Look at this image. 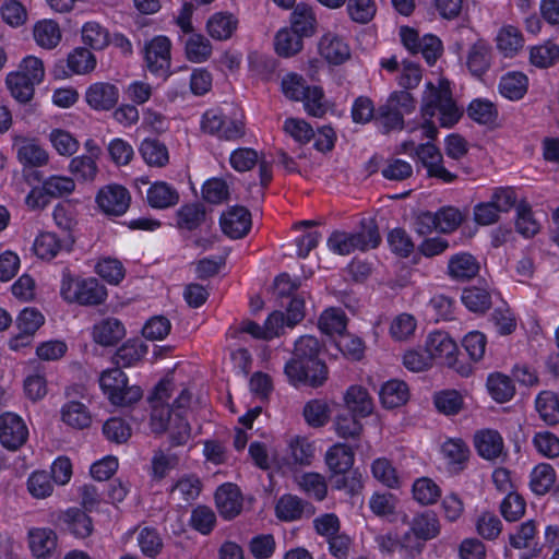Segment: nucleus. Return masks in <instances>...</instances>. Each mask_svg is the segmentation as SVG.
<instances>
[{
    "label": "nucleus",
    "mask_w": 559,
    "mask_h": 559,
    "mask_svg": "<svg viewBox=\"0 0 559 559\" xmlns=\"http://www.w3.org/2000/svg\"><path fill=\"white\" fill-rule=\"evenodd\" d=\"M320 352L321 344L314 336L304 335L295 342L293 356L284 367V373L292 385L318 388L326 381L328 367L319 357Z\"/></svg>",
    "instance_id": "nucleus-1"
},
{
    "label": "nucleus",
    "mask_w": 559,
    "mask_h": 559,
    "mask_svg": "<svg viewBox=\"0 0 559 559\" xmlns=\"http://www.w3.org/2000/svg\"><path fill=\"white\" fill-rule=\"evenodd\" d=\"M174 391L170 380H162L148 396L151 405V429L160 435L169 431L170 444L179 447L186 444L191 437V428L181 413L175 412L168 404Z\"/></svg>",
    "instance_id": "nucleus-2"
},
{
    "label": "nucleus",
    "mask_w": 559,
    "mask_h": 559,
    "mask_svg": "<svg viewBox=\"0 0 559 559\" xmlns=\"http://www.w3.org/2000/svg\"><path fill=\"white\" fill-rule=\"evenodd\" d=\"M437 111L440 115V124L444 128L453 127L462 116L461 110L452 98L450 88L448 86L436 87L429 82L423 94L420 108L425 120L421 128L426 138L435 139L438 134V129L431 121Z\"/></svg>",
    "instance_id": "nucleus-3"
},
{
    "label": "nucleus",
    "mask_w": 559,
    "mask_h": 559,
    "mask_svg": "<svg viewBox=\"0 0 559 559\" xmlns=\"http://www.w3.org/2000/svg\"><path fill=\"white\" fill-rule=\"evenodd\" d=\"M381 242L379 228L374 219L360 222V229L355 233L335 230L328 239V247L335 253L346 255L355 250L367 251Z\"/></svg>",
    "instance_id": "nucleus-4"
},
{
    "label": "nucleus",
    "mask_w": 559,
    "mask_h": 559,
    "mask_svg": "<svg viewBox=\"0 0 559 559\" xmlns=\"http://www.w3.org/2000/svg\"><path fill=\"white\" fill-rule=\"evenodd\" d=\"M60 294L66 301L82 306L100 305L107 297L106 288L98 280L75 278L68 267L62 270Z\"/></svg>",
    "instance_id": "nucleus-5"
},
{
    "label": "nucleus",
    "mask_w": 559,
    "mask_h": 559,
    "mask_svg": "<svg viewBox=\"0 0 559 559\" xmlns=\"http://www.w3.org/2000/svg\"><path fill=\"white\" fill-rule=\"evenodd\" d=\"M103 392L114 405L129 406L142 397V390L138 385H128V378L119 368L104 371L99 378Z\"/></svg>",
    "instance_id": "nucleus-6"
},
{
    "label": "nucleus",
    "mask_w": 559,
    "mask_h": 559,
    "mask_svg": "<svg viewBox=\"0 0 559 559\" xmlns=\"http://www.w3.org/2000/svg\"><path fill=\"white\" fill-rule=\"evenodd\" d=\"M400 37L404 47L413 55L420 52L428 64H433L441 55V40L433 35L419 37L415 28L402 26Z\"/></svg>",
    "instance_id": "nucleus-7"
},
{
    "label": "nucleus",
    "mask_w": 559,
    "mask_h": 559,
    "mask_svg": "<svg viewBox=\"0 0 559 559\" xmlns=\"http://www.w3.org/2000/svg\"><path fill=\"white\" fill-rule=\"evenodd\" d=\"M201 128L203 132L227 141L238 140L245 134V124L241 121L227 120L223 114L214 109L205 111Z\"/></svg>",
    "instance_id": "nucleus-8"
},
{
    "label": "nucleus",
    "mask_w": 559,
    "mask_h": 559,
    "mask_svg": "<svg viewBox=\"0 0 559 559\" xmlns=\"http://www.w3.org/2000/svg\"><path fill=\"white\" fill-rule=\"evenodd\" d=\"M170 40L165 36L154 37L144 48V59L148 71L158 76H167L170 68Z\"/></svg>",
    "instance_id": "nucleus-9"
},
{
    "label": "nucleus",
    "mask_w": 559,
    "mask_h": 559,
    "mask_svg": "<svg viewBox=\"0 0 559 559\" xmlns=\"http://www.w3.org/2000/svg\"><path fill=\"white\" fill-rule=\"evenodd\" d=\"M415 155L427 169L429 178L439 179L444 183H451L457 178L455 174L444 167L443 156L432 143L428 142L416 146Z\"/></svg>",
    "instance_id": "nucleus-10"
},
{
    "label": "nucleus",
    "mask_w": 559,
    "mask_h": 559,
    "mask_svg": "<svg viewBox=\"0 0 559 559\" xmlns=\"http://www.w3.org/2000/svg\"><path fill=\"white\" fill-rule=\"evenodd\" d=\"M426 352L440 365L455 367L457 345L452 337L443 331L430 333L426 340Z\"/></svg>",
    "instance_id": "nucleus-11"
},
{
    "label": "nucleus",
    "mask_w": 559,
    "mask_h": 559,
    "mask_svg": "<svg viewBox=\"0 0 559 559\" xmlns=\"http://www.w3.org/2000/svg\"><path fill=\"white\" fill-rule=\"evenodd\" d=\"M28 438V429L24 420L13 413L0 416V442L8 450L20 449Z\"/></svg>",
    "instance_id": "nucleus-12"
},
{
    "label": "nucleus",
    "mask_w": 559,
    "mask_h": 559,
    "mask_svg": "<svg viewBox=\"0 0 559 559\" xmlns=\"http://www.w3.org/2000/svg\"><path fill=\"white\" fill-rule=\"evenodd\" d=\"M131 197L129 191L120 185H109L99 190L96 202L100 210L112 216H120L130 206Z\"/></svg>",
    "instance_id": "nucleus-13"
},
{
    "label": "nucleus",
    "mask_w": 559,
    "mask_h": 559,
    "mask_svg": "<svg viewBox=\"0 0 559 559\" xmlns=\"http://www.w3.org/2000/svg\"><path fill=\"white\" fill-rule=\"evenodd\" d=\"M251 214L245 206H233L221 217V227L233 239L245 237L251 228Z\"/></svg>",
    "instance_id": "nucleus-14"
},
{
    "label": "nucleus",
    "mask_w": 559,
    "mask_h": 559,
    "mask_svg": "<svg viewBox=\"0 0 559 559\" xmlns=\"http://www.w3.org/2000/svg\"><path fill=\"white\" fill-rule=\"evenodd\" d=\"M276 516L283 521H296L302 516H312L314 507L294 495H284L275 506Z\"/></svg>",
    "instance_id": "nucleus-15"
},
{
    "label": "nucleus",
    "mask_w": 559,
    "mask_h": 559,
    "mask_svg": "<svg viewBox=\"0 0 559 559\" xmlns=\"http://www.w3.org/2000/svg\"><path fill=\"white\" fill-rule=\"evenodd\" d=\"M85 99L95 110H109L118 103L119 92L114 84L98 82L87 88Z\"/></svg>",
    "instance_id": "nucleus-16"
},
{
    "label": "nucleus",
    "mask_w": 559,
    "mask_h": 559,
    "mask_svg": "<svg viewBox=\"0 0 559 559\" xmlns=\"http://www.w3.org/2000/svg\"><path fill=\"white\" fill-rule=\"evenodd\" d=\"M93 340L102 346H114L126 335L122 322L116 318H106L93 328Z\"/></svg>",
    "instance_id": "nucleus-17"
},
{
    "label": "nucleus",
    "mask_w": 559,
    "mask_h": 559,
    "mask_svg": "<svg viewBox=\"0 0 559 559\" xmlns=\"http://www.w3.org/2000/svg\"><path fill=\"white\" fill-rule=\"evenodd\" d=\"M478 454L486 460H496L502 454L503 439L497 430L484 429L474 436Z\"/></svg>",
    "instance_id": "nucleus-18"
},
{
    "label": "nucleus",
    "mask_w": 559,
    "mask_h": 559,
    "mask_svg": "<svg viewBox=\"0 0 559 559\" xmlns=\"http://www.w3.org/2000/svg\"><path fill=\"white\" fill-rule=\"evenodd\" d=\"M215 501L219 513L225 519H233L241 511L242 502L239 490L231 484L221 486L215 492Z\"/></svg>",
    "instance_id": "nucleus-19"
},
{
    "label": "nucleus",
    "mask_w": 559,
    "mask_h": 559,
    "mask_svg": "<svg viewBox=\"0 0 559 559\" xmlns=\"http://www.w3.org/2000/svg\"><path fill=\"white\" fill-rule=\"evenodd\" d=\"M146 200L151 207L164 210L179 202V192L165 181H156L148 188Z\"/></svg>",
    "instance_id": "nucleus-20"
},
{
    "label": "nucleus",
    "mask_w": 559,
    "mask_h": 559,
    "mask_svg": "<svg viewBox=\"0 0 559 559\" xmlns=\"http://www.w3.org/2000/svg\"><path fill=\"white\" fill-rule=\"evenodd\" d=\"M479 271V264L469 253L453 255L448 263L450 277L457 282H465L474 278Z\"/></svg>",
    "instance_id": "nucleus-21"
},
{
    "label": "nucleus",
    "mask_w": 559,
    "mask_h": 559,
    "mask_svg": "<svg viewBox=\"0 0 559 559\" xmlns=\"http://www.w3.org/2000/svg\"><path fill=\"white\" fill-rule=\"evenodd\" d=\"M344 402L349 413L359 417H367L373 411L372 399L368 391L360 385H352L346 390Z\"/></svg>",
    "instance_id": "nucleus-22"
},
{
    "label": "nucleus",
    "mask_w": 559,
    "mask_h": 559,
    "mask_svg": "<svg viewBox=\"0 0 559 559\" xmlns=\"http://www.w3.org/2000/svg\"><path fill=\"white\" fill-rule=\"evenodd\" d=\"M497 49L506 58H512L524 47V38L521 31L512 25L502 26L496 36Z\"/></svg>",
    "instance_id": "nucleus-23"
},
{
    "label": "nucleus",
    "mask_w": 559,
    "mask_h": 559,
    "mask_svg": "<svg viewBox=\"0 0 559 559\" xmlns=\"http://www.w3.org/2000/svg\"><path fill=\"white\" fill-rule=\"evenodd\" d=\"M238 26V20L233 13L217 12L214 13L206 23L209 35L217 40L229 39Z\"/></svg>",
    "instance_id": "nucleus-24"
},
{
    "label": "nucleus",
    "mask_w": 559,
    "mask_h": 559,
    "mask_svg": "<svg viewBox=\"0 0 559 559\" xmlns=\"http://www.w3.org/2000/svg\"><path fill=\"white\" fill-rule=\"evenodd\" d=\"M319 50L321 56L333 64H341L350 56L347 44L333 34H326L321 38Z\"/></svg>",
    "instance_id": "nucleus-25"
},
{
    "label": "nucleus",
    "mask_w": 559,
    "mask_h": 559,
    "mask_svg": "<svg viewBox=\"0 0 559 559\" xmlns=\"http://www.w3.org/2000/svg\"><path fill=\"white\" fill-rule=\"evenodd\" d=\"M354 451L344 443H336L325 453V463L334 474H344L349 471L354 464Z\"/></svg>",
    "instance_id": "nucleus-26"
},
{
    "label": "nucleus",
    "mask_w": 559,
    "mask_h": 559,
    "mask_svg": "<svg viewBox=\"0 0 559 559\" xmlns=\"http://www.w3.org/2000/svg\"><path fill=\"white\" fill-rule=\"evenodd\" d=\"M491 48L484 40H478L468 50L466 66L474 76H481L490 67Z\"/></svg>",
    "instance_id": "nucleus-27"
},
{
    "label": "nucleus",
    "mask_w": 559,
    "mask_h": 559,
    "mask_svg": "<svg viewBox=\"0 0 559 559\" xmlns=\"http://www.w3.org/2000/svg\"><path fill=\"white\" fill-rule=\"evenodd\" d=\"M316 448L313 442L306 437L296 436L288 443V463L308 466L314 457Z\"/></svg>",
    "instance_id": "nucleus-28"
},
{
    "label": "nucleus",
    "mask_w": 559,
    "mask_h": 559,
    "mask_svg": "<svg viewBox=\"0 0 559 559\" xmlns=\"http://www.w3.org/2000/svg\"><path fill=\"white\" fill-rule=\"evenodd\" d=\"M29 547L37 558H47L57 547V535L49 528L33 530L29 532Z\"/></svg>",
    "instance_id": "nucleus-29"
},
{
    "label": "nucleus",
    "mask_w": 559,
    "mask_h": 559,
    "mask_svg": "<svg viewBox=\"0 0 559 559\" xmlns=\"http://www.w3.org/2000/svg\"><path fill=\"white\" fill-rule=\"evenodd\" d=\"M147 347L138 340L123 343L112 356V362L122 369L136 364L146 353Z\"/></svg>",
    "instance_id": "nucleus-30"
},
{
    "label": "nucleus",
    "mask_w": 559,
    "mask_h": 559,
    "mask_svg": "<svg viewBox=\"0 0 559 559\" xmlns=\"http://www.w3.org/2000/svg\"><path fill=\"white\" fill-rule=\"evenodd\" d=\"M379 395L384 407H399L408 400V386L403 381L390 380L381 386Z\"/></svg>",
    "instance_id": "nucleus-31"
},
{
    "label": "nucleus",
    "mask_w": 559,
    "mask_h": 559,
    "mask_svg": "<svg viewBox=\"0 0 559 559\" xmlns=\"http://www.w3.org/2000/svg\"><path fill=\"white\" fill-rule=\"evenodd\" d=\"M61 418L64 424L74 429L90 427L92 416L87 407L81 402H69L61 409Z\"/></svg>",
    "instance_id": "nucleus-32"
},
{
    "label": "nucleus",
    "mask_w": 559,
    "mask_h": 559,
    "mask_svg": "<svg viewBox=\"0 0 559 559\" xmlns=\"http://www.w3.org/2000/svg\"><path fill=\"white\" fill-rule=\"evenodd\" d=\"M535 407L547 425L552 426L559 423L558 394L550 391L540 392L536 397Z\"/></svg>",
    "instance_id": "nucleus-33"
},
{
    "label": "nucleus",
    "mask_w": 559,
    "mask_h": 559,
    "mask_svg": "<svg viewBox=\"0 0 559 559\" xmlns=\"http://www.w3.org/2000/svg\"><path fill=\"white\" fill-rule=\"evenodd\" d=\"M143 159L150 166L164 167L169 160L167 146L155 139H145L139 148Z\"/></svg>",
    "instance_id": "nucleus-34"
},
{
    "label": "nucleus",
    "mask_w": 559,
    "mask_h": 559,
    "mask_svg": "<svg viewBox=\"0 0 559 559\" xmlns=\"http://www.w3.org/2000/svg\"><path fill=\"white\" fill-rule=\"evenodd\" d=\"M526 90L527 76L521 72H509L501 78L499 83L501 95L511 100L521 99Z\"/></svg>",
    "instance_id": "nucleus-35"
},
{
    "label": "nucleus",
    "mask_w": 559,
    "mask_h": 559,
    "mask_svg": "<svg viewBox=\"0 0 559 559\" xmlns=\"http://www.w3.org/2000/svg\"><path fill=\"white\" fill-rule=\"evenodd\" d=\"M292 29L304 37H309L314 32L316 17L312 9L304 3L295 7L290 17Z\"/></svg>",
    "instance_id": "nucleus-36"
},
{
    "label": "nucleus",
    "mask_w": 559,
    "mask_h": 559,
    "mask_svg": "<svg viewBox=\"0 0 559 559\" xmlns=\"http://www.w3.org/2000/svg\"><path fill=\"white\" fill-rule=\"evenodd\" d=\"M7 85L11 95L20 103H28L34 95V86L37 84L22 73L12 72L7 76Z\"/></svg>",
    "instance_id": "nucleus-37"
},
{
    "label": "nucleus",
    "mask_w": 559,
    "mask_h": 559,
    "mask_svg": "<svg viewBox=\"0 0 559 559\" xmlns=\"http://www.w3.org/2000/svg\"><path fill=\"white\" fill-rule=\"evenodd\" d=\"M205 217L206 210L203 204H186L177 212V225L179 228L193 230L205 221Z\"/></svg>",
    "instance_id": "nucleus-38"
},
{
    "label": "nucleus",
    "mask_w": 559,
    "mask_h": 559,
    "mask_svg": "<svg viewBox=\"0 0 559 559\" xmlns=\"http://www.w3.org/2000/svg\"><path fill=\"white\" fill-rule=\"evenodd\" d=\"M63 522L67 530L80 538L90 536L93 531L91 518L80 509H69L63 514Z\"/></svg>",
    "instance_id": "nucleus-39"
},
{
    "label": "nucleus",
    "mask_w": 559,
    "mask_h": 559,
    "mask_svg": "<svg viewBox=\"0 0 559 559\" xmlns=\"http://www.w3.org/2000/svg\"><path fill=\"white\" fill-rule=\"evenodd\" d=\"M487 388L491 397L498 403L510 401L515 393L512 380L502 373L490 374L487 380Z\"/></svg>",
    "instance_id": "nucleus-40"
},
{
    "label": "nucleus",
    "mask_w": 559,
    "mask_h": 559,
    "mask_svg": "<svg viewBox=\"0 0 559 559\" xmlns=\"http://www.w3.org/2000/svg\"><path fill=\"white\" fill-rule=\"evenodd\" d=\"M433 404L439 413L452 416L462 411L464 401L456 390H442L435 393Z\"/></svg>",
    "instance_id": "nucleus-41"
},
{
    "label": "nucleus",
    "mask_w": 559,
    "mask_h": 559,
    "mask_svg": "<svg viewBox=\"0 0 559 559\" xmlns=\"http://www.w3.org/2000/svg\"><path fill=\"white\" fill-rule=\"evenodd\" d=\"M412 532L416 539L428 540L439 534V521L435 513L425 512L413 519Z\"/></svg>",
    "instance_id": "nucleus-42"
},
{
    "label": "nucleus",
    "mask_w": 559,
    "mask_h": 559,
    "mask_svg": "<svg viewBox=\"0 0 559 559\" xmlns=\"http://www.w3.org/2000/svg\"><path fill=\"white\" fill-rule=\"evenodd\" d=\"M34 38L40 47L51 49L59 44L61 32L56 22L46 20L35 25Z\"/></svg>",
    "instance_id": "nucleus-43"
},
{
    "label": "nucleus",
    "mask_w": 559,
    "mask_h": 559,
    "mask_svg": "<svg viewBox=\"0 0 559 559\" xmlns=\"http://www.w3.org/2000/svg\"><path fill=\"white\" fill-rule=\"evenodd\" d=\"M347 318L341 308L326 309L319 318L320 330L329 335L345 332Z\"/></svg>",
    "instance_id": "nucleus-44"
},
{
    "label": "nucleus",
    "mask_w": 559,
    "mask_h": 559,
    "mask_svg": "<svg viewBox=\"0 0 559 559\" xmlns=\"http://www.w3.org/2000/svg\"><path fill=\"white\" fill-rule=\"evenodd\" d=\"M302 37L292 28L281 29L275 37V49L280 56L290 57L302 48Z\"/></svg>",
    "instance_id": "nucleus-45"
},
{
    "label": "nucleus",
    "mask_w": 559,
    "mask_h": 559,
    "mask_svg": "<svg viewBox=\"0 0 559 559\" xmlns=\"http://www.w3.org/2000/svg\"><path fill=\"white\" fill-rule=\"evenodd\" d=\"M555 479V469L549 464H539L532 471L530 486L533 492L542 496L550 490Z\"/></svg>",
    "instance_id": "nucleus-46"
},
{
    "label": "nucleus",
    "mask_w": 559,
    "mask_h": 559,
    "mask_svg": "<svg viewBox=\"0 0 559 559\" xmlns=\"http://www.w3.org/2000/svg\"><path fill=\"white\" fill-rule=\"evenodd\" d=\"M516 230L526 238L535 236L539 230V224L534 218L532 207L526 201H520L516 206Z\"/></svg>",
    "instance_id": "nucleus-47"
},
{
    "label": "nucleus",
    "mask_w": 559,
    "mask_h": 559,
    "mask_svg": "<svg viewBox=\"0 0 559 559\" xmlns=\"http://www.w3.org/2000/svg\"><path fill=\"white\" fill-rule=\"evenodd\" d=\"M530 61L538 68H548L559 61V46L547 41L544 45L534 46L530 51Z\"/></svg>",
    "instance_id": "nucleus-48"
},
{
    "label": "nucleus",
    "mask_w": 559,
    "mask_h": 559,
    "mask_svg": "<svg viewBox=\"0 0 559 559\" xmlns=\"http://www.w3.org/2000/svg\"><path fill=\"white\" fill-rule=\"evenodd\" d=\"M413 496L423 506L437 502L441 496L439 486L428 477H421L413 484Z\"/></svg>",
    "instance_id": "nucleus-49"
},
{
    "label": "nucleus",
    "mask_w": 559,
    "mask_h": 559,
    "mask_svg": "<svg viewBox=\"0 0 559 559\" xmlns=\"http://www.w3.org/2000/svg\"><path fill=\"white\" fill-rule=\"evenodd\" d=\"M82 39L85 45L96 50L104 49L110 41L108 31L96 22H87L84 24L82 28Z\"/></svg>",
    "instance_id": "nucleus-50"
},
{
    "label": "nucleus",
    "mask_w": 559,
    "mask_h": 559,
    "mask_svg": "<svg viewBox=\"0 0 559 559\" xmlns=\"http://www.w3.org/2000/svg\"><path fill=\"white\" fill-rule=\"evenodd\" d=\"M467 114L479 124H492L498 116L496 106L486 99H474L467 108Z\"/></svg>",
    "instance_id": "nucleus-51"
},
{
    "label": "nucleus",
    "mask_w": 559,
    "mask_h": 559,
    "mask_svg": "<svg viewBox=\"0 0 559 559\" xmlns=\"http://www.w3.org/2000/svg\"><path fill=\"white\" fill-rule=\"evenodd\" d=\"M461 299L465 307L473 312H485L491 306L489 293L478 287L465 288Z\"/></svg>",
    "instance_id": "nucleus-52"
},
{
    "label": "nucleus",
    "mask_w": 559,
    "mask_h": 559,
    "mask_svg": "<svg viewBox=\"0 0 559 559\" xmlns=\"http://www.w3.org/2000/svg\"><path fill=\"white\" fill-rule=\"evenodd\" d=\"M179 464V456L176 453L157 450L152 457V474L154 479H163Z\"/></svg>",
    "instance_id": "nucleus-53"
},
{
    "label": "nucleus",
    "mask_w": 559,
    "mask_h": 559,
    "mask_svg": "<svg viewBox=\"0 0 559 559\" xmlns=\"http://www.w3.org/2000/svg\"><path fill=\"white\" fill-rule=\"evenodd\" d=\"M186 53L192 62H204L212 53V45L203 35L194 34L186 43Z\"/></svg>",
    "instance_id": "nucleus-54"
},
{
    "label": "nucleus",
    "mask_w": 559,
    "mask_h": 559,
    "mask_svg": "<svg viewBox=\"0 0 559 559\" xmlns=\"http://www.w3.org/2000/svg\"><path fill=\"white\" fill-rule=\"evenodd\" d=\"M373 477L389 488H397L400 478L392 463L384 459H377L371 465Z\"/></svg>",
    "instance_id": "nucleus-55"
},
{
    "label": "nucleus",
    "mask_w": 559,
    "mask_h": 559,
    "mask_svg": "<svg viewBox=\"0 0 559 559\" xmlns=\"http://www.w3.org/2000/svg\"><path fill=\"white\" fill-rule=\"evenodd\" d=\"M346 9L352 21L359 24L369 23L377 11L373 0H347Z\"/></svg>",
    "instance_id": "nucleus-56"
},
{
    "label": "nucleus",
    "mask_w": 559,
    "mask_h": 559,
    "mask_svg": "<svg viewBox=\"0 0 559 559\" xmlns=\"http://www.w3.org/2000/svg\"><path fill=\"white\" fill-rule=\"evenodd\" d=\"M376 120L380 124L382 133H389L393 130H402L404 128V117L386 103L378 108Z\"/></svg>",
    "instance_id": "nucleus-57"
},
{
    "label": "nucleus",
    "mask_w": 559,
    "mask_h": 559,
    "mask_svg": "<svg viewBox=\"0 0 559 559\" xmlns=\"http://www.w3.org/2000/svg\"><path fill=\"white\" fill-rule=\"evenodd\" d=\"M359 416L353 413L338 414L335 418V430L338 437L358 438L362 431V425L358 420Z\"/></svg>",
    "instance_id": "nucleus-58"
},
{
    "label": "nucleus",
    "mask_w": 559,
    "mask_h": 559,
    "mask_svg": "<svg viewBox=\"0 0 559 559\" xmlns=\"http://www.w3.org/2000/svg\"><path fill=\"white\" fill-rule=\"evenodd\" d=\"M103 433L111 442L124 443L131 437V428L122 418L112 417L103 425Z\"/></svg>",
    "instance_id": "nucleus-59"
},
{
    "label": "nucleus",
    "mask_w": 559,
    "mask_h": 559,
    "mask_svg": "<svg viewBox=\"0 0 559 559\" xmlns=\"http://www.w3.org/2000/svg\"><path fill=\"white\" fill-rule=\"evenodd\" d=\"M525 500L516 492H509L500 504L502 516L509 522L520 520L525 513Z\"/></svg>",
    "instance_id": "nucleus-60"
},
{
    "label": "nucleus",
    "mask_w": 559,
    "mask_h": 559,
    "mask_svg": "<svg viewBox=\"0 0 559 559\" xmlns=\"http://www.w3.org/2000/svg\"><path fill=\"white\" fill-rule=\"evenodd\" d=\"M33 248L38 258L50 260L57 255L61 243L55 234L43 233L36 238Z\"/></svg>",
    "instance_id": "nucleus-61"
},
{
    "label": "nucleus",
    "mask_w": 559,
    "mask_h": 559,
    "mask_svg": "<svg viewBox=\"0 0 559 559\" xmlns=\"http://www.w3.org/2000/svg\"><path fill=\"white\" fill-rule=\"evenodd\" d=\"M68 66L75 73H87L96 66L94 55L86 48H75L68 57Z\"/></svg>",
    "instance_id": "nucleus-62"
},
{
    "label": "nucleus",
    "mask_w": 559,
    "mask_h": 559,
    "mask_svg": "<svg viewBox=\"0 0 559 559\" xmlns=\"http://www.w3.org/2000/svg\"><path fill=\"white\" fill-rule=\"evenodd\" d=\"M17 158L24 166L40 167L48 162V154L40 146L28 143L19 148Z\"/></svg>",
    "instance_id": "nucleus-63"
},
{
    "label": "nucleus",
    "mask_w": 559,
    "mask_h": 559,
    "mask_svg": "<svg viewBox=\"0 0 559 559\" xmlns=\"http://www.w3.org/2000/svg\"><path fill=\"white\" fill-rule=\"evenodd\" d=\"M44 316L35 308H25L17 317L20 335H33L44 323Z\"/></svg>",
    "instance_id": "nucleus-64"
}]
</instances>
